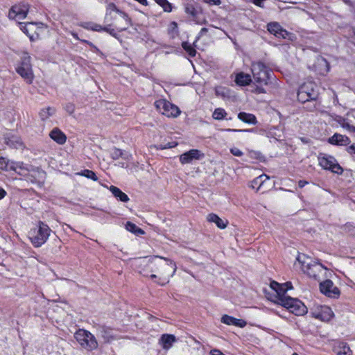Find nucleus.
<instances>
[{
  "label": "nucleus",
  "mask_w": 355,
  "mask_h": 355,
  "mask_svg": "<svg viewBox=\"0 0 355 355\" xmlns=\"http://www.w3.org/2000/svg\"><path fill=\"white\" fill-rule=\"evenodd\" d=\"M135 266L139 273L151 279L157 277L154 273H157L168 282L170 277L173 276L176 270L175 263L166 258L161 257H143L135 259Z\"/></svg>",
  "instance_id": "1"
},
{
  "label": "nucleus",
  "mask_w": 355,
  "mask_h": 355,
  "mask_svg": "<svg viewBox=\"0 0 355 355\" xmlns=\"http://www.w3.org/2000/svg\"><path fill=\"white\" fill-rule=\"evenodd\" d=\"M105 22L107 23V25L105 26L104 31L118 40L119 37L116 30L122 32L132 25V20L128 15L119 10L113 3H110L107 6Z\"/></svg>",
  "instance_id": "2"
},
{
  "label": "nucleus",
  "mask_w": 355,
  "mask_h": 355,
  "mask_svg": "<svg viewBox=\"0 0 355 355\" xmlns=\"http://www.w3.org/2000/svg\"><path fill=\"white\" fill-rule=\"evenodd\" d=\"M294 266L296 268L299 267L304 273L315 279H319L324 270H327L322 263L304 254H298Z\"/></svg>",
  "instance_id": "3"
},
{
  "label": "nucleus",
  "mask_w": 355,
  "mask_h": 355,
  "mask_svg": "<svg viewBox=\"0 0 355 355\" xmlns=\"http://www.w3.org/2000/svg\"><path fill=\"white\" fill-rule=\"evenodd\" d=\"M51 230L42 221H39L37 226L28 232V238L35 248L41 247L50 236Z\"/></svg>",
  "instance_id": "4"
},
{
  "label": "nucleus",
  "mask_w": 355,
  "mask_h": 355,
  "mask_svg": "<svg viewBox=\"0 0 355 355\" xmlns=\"http://www.w3.org/2000/svg\"><path fill=\"white\" fill-rule=\"evenodd\" d=\"M74 338L78 344L87 351H93L98 347L95 336L87 330L78 329L74 334Z\"/></svg>",
  "instance_id": "5"
},
{
  "label": "nucleus",
  "mask_w": 355,
  "mask_h": 355,
  "mask_svg": "<svg viewBox=\"0 0 355 355\" xmlns=\"http://www.w3.org/2000/svg\"><path fill=\"white\" fill-rule=\"evenodd\" d=\"M31 57L28 52H23L21 55V62L16 68L17 72L23 78L27 83H32L34 75L31 63Z\"/></svg>",
  "instance_id": "6"
},
{
  "label": "nucleus",
  "mask_w": 355,
  "mask_h": 355,
  "mask_svg": "<svg viewBox=\"0 0 355 355\" xmlns=\"http://www.w3.org/2000/svg\"><path fill=\"white\" fill-rule=\"evenodd\" d=\"M251 70L256 83L268 85L271 71L264 63L261 62H253Z\"/></svg>",
  "instance_id": "7"
},
{
  "label": "nucleus",
  "mask_w": 355,
  "mask_h": 355,
  "mask_svg": "<svg viewBox=\"0 0 355 355\" xmlns=\"http://www.w3.org/2000/svg\"><path fill=\"white\" fill-rule=\"evenodd\" d=\"M318 97V92L315 89V85L312 82L302 84L297 92V99L304 103L309 101H315Z\"/></svg>",
  "instance_id": "8"
},
{
  "label": "nucleus",
  "mask_w": 355,
  "mask_h": 355,
  "mask_svg": "<svg viewBox=\"0 0 355 355\" xmlns=\"http://www.w3.org/2000/svg\"><path fill=\"white\" fill-rule=\"evenodd\" d=\"M280 302V305L286 308L291 313L295 315H304L307 313V308L304 303L297 298L283 297Z\"/></svg>",
  "instance_id": "9"
},
{
  "label": "nucleus",
  "mask_w": 355,
  "mask_h": 355,
  "mask_svg": "<svg viewBox=\"0 0 355 355\" xmlns=\"http://www.w3.org/2000/svg\"><path fill=\"white\" fill-rule=\"evenodd\" d=\"M319 165L325 170H329L332 173L341 175L343 172V168L336 162L333 156L327 154L318 155Z\"/></svg>",
  "instance_id": "10"
},
{
  "label": "nucleus",
  "mask_w": 355,
  "mask_h": 355,
  "mask_svg": "<svg viewBox=\"0 0 355 355\" xmlns=\"http://www.w3.org/2000/svg\"><path fill=\"white\" fill-rule=\"evenodd\" d=\"M155 106L160 113L168 117H177L180 113V109L176 105L165 99L156 101Z\"/></svg>",
  "instance_id": "11"
},
{
  "label": "nucleus",
  "mask_w": 355,
  "mask_h": 355,
  "mask_svg": "<svg viewBox=\"0 0 355 355\" xmlns=\"http://www.w3.org/2000/svg\"><path fill=\"white\" fill-rule=\"evenodd\" d=\"M268 32L274 35L277 38L288 39L293 41L295 35L283 28L282 26L276 21L270 22L267 24Z\"/></svg>",
  "instance_id": "12"
},
{
  "label": "nucleus",
  "mask_w": 355,
  "mask_h": 355,
  "mask_svg": "<svg viewBox=\"0 0 355 355\" xmlns=\"http://www.w3.org/2000/svg\"><path fill=\"white\" fill-rule=\"evenodd\" d=\"M320 290L322 293L332 298H338L340 294L339 288L330 279L321 282L320 284Z\"/></svg>",
  "instance_id": "13"
},
{
  "label": "nucleus",
  "mask_w": 355,
  "mask_h": 355,
  "mask_svg": "<svg viewBox=\"0 0 355 355\" xmlns=\"http://www.w3.org/2000/svg\"><path fill=\"white\" fill-rule=\"evenodd\" d=\"M28 12V5L17 4L12 6L9 10L8 17L10 19L21 20L26 17Z\"/></svg>",
  "instance_id": "14"
},
{
  "label": "nucleus",
  "mask_w": 355,
  "mask_h": 355,
  "mask_svg": "<svg viewBox=\"0 0 355 355\" xmlns=\"http://www.w3.org/2000/svg\"><path fill=\"white\" fill-rule=\"evenodd\" d=\"M203 156L199 150L192 149L180 155V162L182 164L191 163L193 160H198Z\"/></svg>",
  "instance_id": "15"
},
{
  "label": "nucleus",
  "mask_w": 355,
  "mask_h": 355,
  "mask_svg": "<svg viewBox=\"0 0 355 355\" xmlns=\"http://www.w3.org/2000/svg\"><path fill=\"white\" fill-rule=\"evenodd\" d=\"M328 142L332 145L348 146L350 144L351 140L345 135L335 133L333 136L329 138Z\"/></svg>",
  "instance_id": "16"
},
{
  "label": "nucleus",
  "mask_w": 355,
  "mask_h": 355,
  "mask_svg": "<svg viewBox=\"0 0 355 355\" xmlns=\"http://www.w3.org/2000/svg\"><path fill=\"white\" fill-rule=\"evenodd\" d=\"M10 170L14 171L22 176H26L29 172V169L27 166L21 162L12 161L10 163Z\"/></svg>",
  "instance_id": "17"
},
{
  "label": "nucleus",
  "mask_w": 355,
  "mask_h": 355,
  "mask_svg": "<svg viewBox=\"0 0 355 355\" xmlns=\"http://www.w3.org/2000/svg\"><path fill=\"white\" fill-rule=\"evenodd\" d=\"M176 341L177 339L174 335L168 334H163L159 339L162 348L166 350L169 349Z\"/></svg>",
  "instance_id": "18"
},
{
  "label": "nucleus",
  "mask_w": 355,
  "mask_h": 355,
  "mask_svg": "<svg viewBox=\"0 0 355 355\" xmlns=\"http://www.w3.org/2000/svg\"><path fill=\"white\" fill-rule=\"evenodd\" d=\"M50 137L58 144H64L66 142L67 137L59 128H53L50 134Z\"/></svg>",
  "instance_id": "19"
},
{
  "label": "nucleus",
  "mask_w": 355,
  "mask_h": 355,
  "mask_svg": "<svg viewBox=\"0 0 355 355\" xmlns=\"http://www.w3.org/2000/svg\"><path fill=\"white\" fill-rule=\"evenodd\" d=\"M207 219L210 223H214L216 225V226L220 229H225L227 224V220H223L218 215L215 214H209L207 215Z\"/></svg>",
  "instance_id": "20"
},
{
  "label": "nucleus",
  "mask_w": 355,
  "mask_h": 355,
  "mask_svg": "<svg viewBox=\"0 0 355 355\" xmlns=\"http://www.w3.org/2000/svg\"><path fill=\"white\" fill-rule=\"evenodd\" d=\"M99 333L101 336L103 338L105 343H110L115 339L113 334V331L111 328L106 326H101L99 327Z\"/></svg>",
  "instance_id": "21"
},
{
  "label": "nucleus",
  "mask_w": 355,
  "mask_h": 355,
  "mask_svg": "<svg viewBox=\"0 0 355 355\" xmlns=\"http://www.w3.org/2000/svg\"><path fill=\"white\" fill-rule=\"evenodd\" d=\"M110 191L112 193V195L119 200L123 202H127L129 201V198L123 193L119 188L115 187V186H110Z\"/></svg>",
  "instance_id": "22"
},
{
  "label": "nucleus",
  "mask_w": 355,
  "mask_h": 355,
  "mask_svg": "<svg viewBox=\"0 0 355 355\" xmlns=\"http://www.w3.org/2000/svg\"><path fill=\"white\" fill-rule=\"evenodd\" d=\"M238 119L245 123L251 125H256L257 123L256 116L251 113L241 112L238 114Z\"/></svg>",
  "instance_id": "23"
},
{
  "label": "nucleus",
  "mask_w": 355,
  "mask_h": 355,
  "mask_svg": "<svg viewBox=\"0 0 355 355\" xmlns=\"http://www.w3.org/2000/svg\"><path fill=\"white\" fill-rule=\"evenodd\" d=\"M252 82L250 75L240 72L236 74L235 78V83L239 86H245Z\"/></svg>",
  "instance_id": "24"
},
{
  "label": "nucleus",
  "mask_w": 355,
  "mask_h": 355,
  "mask_svg": "<svg viewBox=\"0 0 355 355\" xmlns=\"http://www.w3.org/2000/svg\"><path fill=\"white\" fill-rule=\"evenodd\" d=\"M5 141L8 146L13 148H20L23 146L21 139L17 136L7 137L5 138Z\"/></svg>",
  "instance_id": "25"
},
{
  "label": "nucleus",
  "mask_w": 355,
  "mask_h": 355,
  "mask_svg": "<svg viewBox=\"0 0 355 355\" xmlns=\"http://www.w3.org/2000/svg\"><path fill=\"white\" fill-rule=\"evenodd\" d=\"M334 316V313L331 309L328 306H322L321 311L315 316L317 318H320L322 320H329Z\"/></svg>",
  "instance_id": "26"
},
{
  "label": "nucleus",
  "mask_w": 355,
  "mask_h": 355,
  "mask_svg": "<svg viewBox=\"0 0 355 355\" xmlns=\"http://www.w3.org/2000/svg\"><path fill=\"white\" fill-rule=\"evenodd\" d=\"M268 180H269V177L266 174H262V175H259V177L254 178L251 182L250 187L252 189L257 188V191L261 189V187H262L263 183Z\"/></svg>",
  "instance_id": "27"
},
{
  "label": "nucleus",
  "mask_w": 355,
  "mask_h": 355,
  "mask_svg": "<svg viewBox=\"0 0 355 355\" xmlns=\"http://www.w3.org/2000/svg\"><path fill=\"white\" fill-rule=\"evenodd\" d=\"M185 12L189 15L193 20L196 21L197 23H199V21L198 19V17L199 13L200 12V10L198 8H195L193 5L192 4H187L185 6Z\"/></svg>",
  "instance_id": "28"
},
{
  "label": "nucleus",
  "mask_w": 355,
  "mask_h": 355,
  "mask_svg": "<svg viewBox=\"0 0 355 355\" xmlns=\"http://www.w3.org/2000/svg\"><path fill=\"white\" fill-rule=\"evenodd\" d=\"M316 66L321 67L318 69L320 74L325 75L329 71V64L327 60L323 58H318Z\"/></svg>",
  "instance_id": "29"
},
{
  "label": "nucleus",
  "mask_w": 355,
  "mask_h": 355,
  "mask_svg": "<svg viewBox=\"0 0 355 355\" xmlns=\"http://www.w3.org/2000/svg\"><path fill=\"white\" fill-rule=\"evenodd\" d=\"M55 112V109L51 107L43 108L39 112L40 119L42 121H46L50 118Z\"/></svg>",
  "instance_id": "30"
},
{
  "label": "nucleus",
  "mask_w": 355,
  "mask_h": 355,
  "mask_svg": "<svg viewBox=\"0 0 355 355\" xmlns=\"http://www.w3.org/2000/svg\"><path fill=\"white\" fill-rule=\"evenodd\" d=\"M227 114V113L223 108L218 107L215 109V110L214 111L212 114V117L215 120L220 121L224 119L226 117Z\"/></svg>",
  "instance_id": "31"
},
{
  "label": "nucleus",
  "mask_w": 355,
  "mask_h": 355,
  "mask_svg": "<svg viewBox=\"0 0 355 355\" xmlns=\"http://www.w3.org/2000/svg\"><path fill=\"white\" fill-rule=\"evenodd\" d=\"M34 23L29 22V23H19L20 25V29L28 36L31 40H33V35L31 34L30 27H32L34 26Z\"/></svg>",
  "instance_id": "32"
},
{
  "label": "nucleus",
  "mask_w": 355,
  "mask_h": 355,
  "mask_svg": "<svg viewBox=\"0 0 355 355\" xmlns=\"http://www.w3.org/2000/svg\"><path fill=\"white\" fill-rule=\"evenodd\" d=\"M336 352L337 355H352V352L346 344H342L340 345L336 349Z\"/></svg>",
  "instance_id": "33"
},
{
  "label": "nucleus",
  "mask_w": 355,
  "mask_h": 355,
  "mask_svg": "<svg viewBox=\"0 0 355 355\" xmlns=\"http://www.w3.org/2000/svg\"><path fill=\"white\" fill-rule=\"evenodd\" d=\"M287 291V289L284 288V285L281 284V288L278 289L277 293V303L280 304L281 299L283 297H289L290 296H288L286 295Z\"/></svg>",
  "instance_id": "34"
},
{
  "label": "nucleus",
  "mask_w": 355,
  "mask_h": 355,
  "mask_svg": "<svg viewBox=\"0 0 355 355\" xmlns=\"http://www.w3.org/2000/svg\"><path fill=\"white\" fill-rule=\"evenodd\" d=\"M182 46L184 49V50L191 56L194 57L196 54V49L189 43L187 42H184L182 44Z\"/></svg>",
  "instance_id": "35"
},
{
  "label": "nucleus",
  "mask_w": 355,
  "mask_h": 355,
  "mask_svg": "<svg viewBox=\"0 0 355 355\" xmlns=\"http://www.w3.org/2000/svg\"><path fill=\"white\" fill-rule=\"evenodd\" d=\"M80 175L86 177L88 179H91L94 181L98 180V177L96 176V173L90 170L85 169L82 171L80 173Z\"/></svg>",
  "instance_id": "36"
},
{
  "label": "nucleus",
  "mask_w": 355,
  "mask_h": 355,
  "mask_svg": "<svg viewBox=\"0 0 355 355\" xmlns=\"http://www.w3.org/2000/svg\"><path fill=\"white\" fill-rule=\"evenodd\" d=\"M155 2L162 7L164 10L167 12H170L172 10V6L168 0H155Z\"/></svg>",
  "instance_id": "37"
},
{
  "label": "nucleus",
  "mask_w": 355,
  "mask_h": 355,
  "mask_svg": "<svg viewBox=\"0 0 355 355\" xmlns=\"http://www.w3.org/2000/svg\"><path fill=\"white\" fill-rule=\"evenodd\" d=\"M178 145V143L176 141H171L168 142L165 144H158L155 145V148L157 150H164V149H168L175 147Z\"/></svg>",
  "instance_id": "38"
},
{
  "label": "nucleus",
  "mask_w": 355,
  "mask_h": 355,
  "mask_svg": "<svg viewBox=\"0 0 355 355\" xmlns=\"http://www.w3.org/2000/svg\"><path fill=\"white\" fill-rule=\"evenodd\" d=\"M110 155L113 159H118L123 156V151L119 148H114L112 150Z\"/></svg>",
  "instance_id": "39"
},
{
  "label": "nucleus",
  "mask_w": 355,
  "mask_h": 355,
  "mask_svg": "<svg viewBox=\"0 0 355 355\" xmlns=\"http://www.w3.org/2000/svg\"><path fill=\"white\" fill-rule=\"evenodd\" d=\"M126 229L132 232H141L144 233V231L139 228L135 224L131 223V222H127L126 223Z\"/></svg>",
  "instance_id": "40"
},
{
  "label": "nucleus",
  "mask_w": 355,
  "mask_h": 355,
  "mask_svg": "<svg viewBox=\"0 0 355 355\" xmlns=\"http://www.w3.org/2000/svg\"><path fill=\"white\" fill-rule=\"evenodd\" d=\"M11 162L4 157H0V168L9 171Z\"/></svg>",
  "instance_id": "41"
},
{
  "label": "nucleus",
  "mask_w": 355,
  "mask_h": 355,
  "mask_svg": "<svg viewBox=\"0 0 355 355\" xmlns=\"http://www.w3.org/2000/svg\"><path fill=\"white\" fill-rule=\"evenodd\" d=\"M221 322L227 325H234L235 318L228 315H224L221 318Z\"/></svg>",
  "instance_id": "42"
},
{
  "label": "nucleus",
  "mask_w": 355,
  "mask_h": 355,
  "mask_svg": "<svg viewBox=\"0 0 355 355\" xmlns=\"http://www.w3.org/2000/svg\"><path fill=\"white\" fill-rule=\"evenodd\" d=\"M345 231L352 236H355V225L347 223L345 225Z\"/></svg>",
  "instance_id": "43"
},
{
  "label": "nucleus",
  "mask_w": 355,
  "mask_h": 355,
  "mask_svg": "<svg viewBox=\"0 0 355 355\" xmlns=\"http://www.w3.org/2000/svg\"><path fill=\"white\" fill-rule=\"evenodd\" d=\"M64 109L68 114H72L75 111V105L71 103H67L64 105Z\"/></svg>",
  "instance_id": "44"
},
{
  "label": "nucleus",
  "mask_w": 355,
  "mask_h": 355,
  "mask_svg": "<svg viewBox=\"0 0 355 355\" xmlns=\"http://www.w3.org/2000/svg\"><path fill=\"white\" fill-rule=\"evenodd\" d=\"M341 126L349 132H355V127L350 125L345 121H343V122L341 123Z\"/></svg>",
  "instance_id": "45"
},
{
  "label": "nucleus",
  "mask_w": 355,
  "mask_h": 355,
  "mask_svg": "<svg viewBox=\"0 0 355 355\" xmlns=\"http://www.w3.org/2000/svg\"><path fill=\"white\" fill-rule=\"evenodd\" d=\"M263 85L258 84L256 87L252 89V92L256 94H263L266 93L265 89L263 87Z\"/></svg>",
  "instance_id": "46"
},
{
  "label": "nucleus",
  "mask_w": 355,
  "mask_h": 355,
  "mask_svg": "<svg viewBox=\"0 0 355 355\" xmlns=\"http://www.w3.org/2000/svg\"><path fill=\"white\" fill-rule=\"evenodd\" d=\"M246 325V322L243 320L235 318V322H234V326L244 327Z\"/></svg>",
  "instance_id": "47"
},
{
  "label": "nucleus",
  "mask_w": 355,
  "mask_h": 355,
  "mask_svg": "<svg viewBox=\"0 0 355 355\" xmlns=\"http://www.w3.org/2000/svg\"><path fill=\"white\" fill-rule=\"evenodd\" d=\"M230 152L232 155L237 157H240L243 155V152L237 148H231Z\"/></svg>",
  "instance_id": "48"
},
{
  "label": "nucleus",
  "mask_w": 355,
  "mask_h": 355,
  "mask_svg": "<svg viewBox=\"0 0 355 355\" xmlns=\"http://www.w3.org/2000/svg\"><path fill=\"white\" fill-rule=\"evenodd\" d=\"M105 26H102L100 24L93 23V31L97 32L104 31Z\"/></svg>",
  "instance_id": "49"
},
{
  "label": "nucleus",
  "mask_w": 355,
  "mask_h": 355,
  "mask_svg": "<svg viewBox=\"0 0 355 355\" xmlns=\"http://www.w3.org/2000/svg\"><path fill=\"white\" fill-rule=\"evenodd\" d=\"M270 288L274 290L275 292L281 288V284L277 283L275 281H272L270 282Z\"/></svg>",
  "instance_id": "50"
},
{
  "label": "nucleus",
  "mask_w": 355,
  "mask_h": 355,
  "mask_svg": "<svg viewBox=\"0 0 355 355\" xmlns=\"http://www.w3.org/2000/svg\"><path fill=\"white\" fill-rule=\"evenodd\" d=\"M203 2L209 5L219 6L221 3L220 0H203Z\"/></svg>",
  "instance_id": "51"
},
{
  "label": "nucleus",
  "mask_w": 355,
  "mask_h": 355,
  "mask_svg": "<svg viewBox=\"0 0 355 355\" xmlns=\"http://www.w3.org/2000/svg\"><path fill=\"white\" fill-rule=\"evenodd\" d=\"M346 150L350 155H353V154L355 155V144H353L349 146L347 148Z\"/></svg>",
  "instance_id": "52"
},
{
  "label": "nucleus",
  "mask_w": 355,
  "mask_h": 355,
  "mask_svg": "<svg viewBox=\"0 0 355 355\" xmlns=\"http://www.w3.org/2000/svg\"><path fill=\"white\" fill-rule=\"evenodd\" d=\"M82 26L85 29L93 31V22L85 23Z\"/></svg>",
  "instance_id": "53"
},
{
  "label": "nucleus",
  "mask_w": 355,
  "mask_h": 355,
  "mask_svg": "<svg viewBox=\"0 0 355 355\" xmlns=\"http://www.w3.org/2000/svg\"><path fill=\"white\" fill-rule=\"evenodd\" d=\"M211 355H225L219 349H214L210 351Z\"/></svg>",
  "instance_id": "54"
},
{
  "label": "nucleus",
  "mask_w": 355,
  "mask_h": 355,
  "mask_svg": "<svg viewBox=\"0 0 355 355\" xmlns=\"http://www.w3.org/2000/svg\"><path fill=\"white\" fill-rule=\"evenodd\" d=\"M307 184H308V182L305 181V180H300L298 182V186L300 188H303Z\"/></svg>",
  "instance_id": "55"
},
{
  "label": "nucleus",
  "mask_w": 355,
  "mask_h": 355,
  "mask_svg": "<svg viewBox=\"0 0 355 355\" xmlns=\"http://www.w3.org/2000/svg\"><path fill=\"white\" fill-rule=\"evenodd\" d=\"M228 132H250L251 130H237V129H227Z\"/></svg>",
  "instance_id": "56"
},
{
  "label": "nucleus",
  "mask_w": 355,
  "mask_h": 355,
  "mask_svg": "<svg viewBox=\"0 0 355 355\" xmlns=\"http://www.w3.org/2000/svg\"><path fill=\"white\" fill-rule=\"evenodd\" d=\"M207 31H208V29H207V28H202L200 30V33H199V36H198V37H201V36H202L203 35H205V33H207Z\"/></svg>",
  "instance_id": "57"
},
{
  "label": "nucleus",
  "mask_w": 355,
  "mask_h": 355,
  "mask_svg": "<svg viewBox=\"0 0 355 355\" xmlns=\"http://www.w3.org/2000/svg\"><path fill=\"white\" fill-rule=\"evenodd\" d=\"M6 195V191L0 187V200L3 198Z\"/></svg>",
  "instance_id": "58"
},
{
  "label": "nucleus",
  "mask_w": 355,
  "mask_h": 355,
  "mask_svg": "<svg viewBox=\"0 0 355 355\" xmlns=\"http://www.w3.org/2000/svg\"><path fill=\"white\" fill-rule=\"evenodd\" d=\"M131 157L132 155L130 154L123 153V156L121 157L123 158L124 159L129 160L131 158Z\"/></svg>",
  "instance_id": "59"
},
{
  "label": "nucleus",
  "mask_w": 355,
  "mask_h": 355,
  "mask_svg": "<svg viewBox=\"0 0 355 355\" xmlns=\"http://www.w3.org/2000/svg\"><path fill=\"white\" fill-rule=\"evenodd\" d=\"M283 285H284V288H286L287 291L288 289L292 288V284L291 282H286V284H284Z\"/></svg>",
  "instance_id": "60"
},
{
  "label": "nucleus",
  "mask_w": 355,
  "mask_h": 355,
  "mask_svg": "<svg viewBox=\"0 0 355 355\" xmlns=\"http://www.w3.org/2000/svg\"><path fill=\"white\" fill-rule=\"evenodd\" d=\"M82 42L89 44V46H93L92 43L89 42V41H87V40H82Z\"/></svg>",
  "instance_id": "61"
},
{
  "label": "nucleus",
  "mask_w": 355,
  "mask_h": 355,
  "mask_svg": "<svg viewBox=\"0 0 355 355\" xmlns=\"http://www.w3.org/2000/svg\"><path fill=\"white\" fill-rule=\"evenodd\" d=\"M171 24H172V25H173V26H177V23H176V22H175V21H173V22L171 23Z\"/></svg>",
  "instance_id": "62"
},
{
  "label": "nucleus",
  "mask_w": 355,
  "mask_h": 355,
  "mask_svg": "<svg viewBox=\"0 0 355 355\" xmlns=\"http://www.w3.org/2000/svg\"><path fill=\"white\" fill-rule=\"evenodd\" d=\"M315 107H316V104L315 103L314 105H313V108L315 109Z\"/></svg>",
  "instance_id": "63"
},
{
  "label": "nucleus",
  "mask_w": 355,
  "mask_h": 355,
  "mask_svg": "<svg viewBox=\"0 0 355 355\" xmlns=\"http://www.w3.org/2000/svg\"><path fill=\"white\" fill-rule=\"evenodd\" d=\"M292 355H298V354L295 352Z\"/></svg>",
  "instance_id": "64"
}]
</instances>
